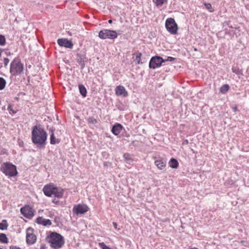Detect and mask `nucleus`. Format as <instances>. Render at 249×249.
<instances>
[{"mask_svg": "<svg viewBox=\"0 0 249 249\" xmlns=\"http://www.w3.org/2000/svg\"><path fill=\"white\" fill-rule=\"evenodd\" d=\"M47 139V134L40 125H35L32 131V141L39 149H43L45 147Z\"/></svg>", "mask_w": 249, "mask_h": 249, "instance_id": "f257e3e1", "label": "nucleus"}, {"mask_svg": "<svg viewBox=\"0 0 249 249\" xmlns=\"http://www.w3.org/2000/svg\"><path fill=\"white\" fill-rule=\"evenodd\" d=\"M42 191L44 195L48 197L54 196L57 198H61L64 194V190L60 187H57L53 183H49L45 185L43 188Z\"/></svg>", "mask_w": 249, "mask_h": 249, "instance_id": "f03ea898", "label": "nucleus"}, {"mask_svg": "<svg viewBox=\"0 0 249 249\" xmlns=\"http://www.w3.org/2000/svg\"><path fill=\"white\" fill-rule=\"evenodd\" d=\"M50 247L53 249H59L65 244L64 237L59 233L52 232L47 237Z\"/></svg>", "mask_w": 249, "mask_h": 249, "instance_id": "7ed1b4c3", "label": "nucleus"}, {"mask_svg": "<svg viewBox=\"0 0 249 249\" xmlns=\"http://www.w3.org/2000/svg\"><path fill=\"white\" fill-rule=\"evenodd\" d=\"M1 172L8 177H13L17 175V167L10 162L3 163L0 167Z\"/></svg>", "mask_w": 249, "mask_h": 249, "instance_id": "20e7f679", "label": "nucleus"}, {"mask_svg": "<svg viewBox=\"0 0 249 249\" xmlns=\"http://www.w3.org/2000/svg\"><path fill=\"white\" fill-rule=\"evenodd\" d=\"M23 71V64L19 59L15 58L10 64V72L13 75H20Z\"/></svg>", "mask_w": 249, "mask_h": 249, "instance_id": "39448f33", "label": "nucleus"}, {"mask_svg": "<svg viewBox=\"0 0 249 249\" xmlns=\"http://www.w3.org/2000/svg\"><path fill=\"white\" fill-rule=\"evenodd\" d=\"M98 36L102 39H114L117 37L118 34L114 30L103 29L99 32Z\"/></svg>", "mask_w": 249, "mask_h": 249, "instance_id": "423d86ee", "label": "nucleus"}, {"mask_svg": "<svg viewBox=\"0 0 249 249\" xmlns=\"http://www.w3.org/2000/svg\"><path fill=\"white\" fill-rule=\"evenodd\" d=\"M165 28L167 31L171 35L177 34L178 26L175 20L173 18H168L165 21Z\"/></svg>", "mask_w": 249, "mask_h": 249, "instance_id": "0eeeda50", "label": "nucleus"}, {"mask_svg": "<svg viewBox=\"0 0 249 249\" xmlns=\"http://www.w3.org/2000/svg\"><path fill=\"white\" fill-rule=\"evenodd\" d=\"M163 59L159 56L152 57L149 62V67L150 69H155L161 66L162 63H164Z\"/></svg>", "mask_w": 249, "mask_h": 249, "instance_id": "6e6552de", "label": "nucleus"}, {"mask_svg": "<svg viewBox=\"0 0 249 249\" xmlns=\"http://www.w3.org/2000/svg\"><path fill=\"white\" fill-rule=\"evenodd\" d=\"M89 210V207L84 204H78L73 206V213L77 215L86 213Z\"/></svg>", "mask_w": 249, "mask_h": 249, "instance_id": "1a4fd4ad", "label": "nucleus"}, {"mask_svg": "<svg viewBox=\"0 0 249 249\" xmlns=\"http://www.w3.org/2000/svg\"><path fill=\"white\" fill-rule=\"evenodd\" d=\"M20 211L24 217L28 219H31L34 215L33 209L29 206L22 207Z\"/></svg>", "mask_w": 249, "mask_h": 249, "instance_id": "9d476101", "label": "nucleus"}, {"mask_svg": "<svg viewBox=\"0 0 249 249\" xmlns=\"http://www.w3.org/2000/svg\"><path fill=\"white\" fill-rule=\"evenodd\" d=\"M30 231H32V229L28 228L27 229V233L26 235V242L28 245H31L34 244L36 242V237L34 234L30 233Z\"/></svg>", "mask_w": 249, "mask_h": 249, "instance_id": "9b49d317", "label": "nucleus"}, {"mask_svg": "<svg viewBox=\"0 0 249 249\" xmlns=\"http://www.w3.org/2000/svg\"><path fill=\"white\" fill-rule=\"evenodd\" d=\"M58 44L62 47H65L67 48H72L73 44L71 41L65 38H59L57 41Z\"/></svg>", "mask_w": 249, "mask_h": 249, "instance_id": "f8f14e48", "label": "nucleus"}, {"mask_svg": "<svg viewBox=\"0 0 249 249\" xmlns=\"http://www.w3.org/2000/svg\"><path fill=\"white\" fill-rule=\"evenodd\" d=\"M115 94L117 96H122L123 97H126L128 95L127 92L125 90L124 87L123 86H117L115 88Z\"/></svg>", "mask_w": 249, "mask_h": 249, "instance_id": "ddd939ff", "label": "nucleus"}, {"mask_svg": "<svg viewBox=\"0 0 249 249\" xmlns=\"http://www.w3.org/2000/svg\"><path fill=\"white\" fill-rule=\"evenodd\" d=\"M155 165L159 170H163L166 165V160L163 158H159L154 162Z\"/></svg>", "mask_w": 249, "mask_h": 249, "instance_id": "4468645a", "label": "nucleus"}, {"mask_svg": "<svg viewBox=\"0 0 249 249\" xmlns=\"http://www.w3.org/2000/svg\"><path fill=\"white\" fill-rule=\"evenodd\" d=\"M36 222L40 225H42L44 226H51L52 225L51 221L49 219H44L42 217H38L36 220Z\"/></svg>", "mask_w": 249, "mask_h": 249, "instance_id": "2eb2a0df", "label": "nucleus"}, {"mask_svg": "<svg viewBox=\"0 0 249 249\" xmlns=\"http://www.w3.org/2000/svg\"><path fill=\"white\" fill-rule=\"evenodd\" d=\"M123 128V127L122 124L119 123H116L112 126L111 132L114 135L117 136L119 134L122 130Z\"/></svg>", "mask_w": 249, "mask_h": 249, "instance_id": "dca6fc26", "label": "nucleus"}, {"mask_svg": "<svg viewBox=\"0 0 249 249\" xmlns=\"http://www.w3.org/2000/svg\"><path fill=\"white\" fill-rule=\"evenodd\" d=\"M77 62H78L79 64L81 66V69H83L85 67V59H86V56L84 54L82 53H77Z\"/></svg>", "mask_w": 249, "mask_h": 249, "instance_id": "f3484780", "label": "nucleus"}, {"mask_svg": "<svg viewBox=\"0 0 249 249\" xmlns=\"http://www.w3.org/2000/svg\"><path fill=\"white\" fill-rule=\"evenodd\" d=\"M54 130L55 129L53 127L50 129V131L51 132L50 136V143L51 144H55L56 143H58L60 142V140L56 139L55 137L54 134Z\"/></svg>", "mask_w": 249, "mask_h": 249, "instance_id": "a211bd4d", "label": "nucleus"}, {"mask_svg": "<svg viewBox=\"0 0 249 249\" xmlns=\"http://www.w3.org/2000/svg\"><path fill=\"white\" fill-rule=\"evenodd\" d=\"M178 165L179 163L176 159L172 158L169 161V165L172 168L177 169Z\"/></svg>", "mask_w": 249, "mask_h": 249, "instance_id": "6ab92c4d", "label": "nucleus"}, {"mask_svg": "<svg viewBox=\"0 0 249 249\" xmlns=\"http://www.w3.org/2000/svg\"><path fill=\"white\" fill-rule=\"evenodd\" d=\"M79 92L81 95H82L84 97H85L87 96V89L85 86L83 85H79L78 86Z\"/></svg>", "mask_w": 249, "mask_h": 249, "instance_id": "aec40b11", "label": "nucleus"}, {"mask_svg": "<svg viewBox=\"0 0 249 249\" xmlns=\"http://www.w3.org/2000/svg\"><path fill=\"white\" fill-rule=\"evenodd\" d=\"M153 1L157 7H160L164 3L167 2V0H153Z\"/></svg>", "mask_w": 249, "mask_h": 249, "instance_id": "412c9836", "label": "nucleus"}, {"mask_svg": "<svg viewBox=\"0 0 249 249\" xmlns=\"http://www.w3.org/2000/svg\"><path fill=\"white\" fill-rule=\"evenodd\" d=\"M124 158L125 160V162L127 163L130 164L133 162V159L131 156L128 153H125L124 154Z\"/></svg>", "mask_w": 249, "mask_h": 249, "instance_id": "4be33fe9", "label": "nucleus"}, {"mask_svg": "<svg viewBox=\"0 0 249 249\" xmlns=\"http://www.w3.org/2000/svg\"><path fill=\"white\" fill-rule=\"evenodd\" d=\"M230 89V86L228 84H224L220 88V92L222 94H225Z\"/></svg>", "mask_w": 249, "mask_h": 249, "instance_id": "5701e85b", "label": "nucleus"}, {"mask_svg": "<svg viewBox=\"0 0 249 249\" xmlns=\"http://www.w3.org/2000/svg\"><path fill=\"white\" fill-rule=\"evenodd\" d=\"M8 224L6 220H3L0 223V230H5L7 229Z\"/></svg>", "mask_w": 249, "mask_h": 249, "instance_id": "b1692460", "label": "nucleus"}, {"mask_svg": "<svg viewBox=\"0 0 249 249\" xmlns=\"http://www.w3.org/2000/svg\"><path fill=\"white\" fill-rule=\"evenodd\" d=\"M0 242L2 243H7L8 242V239L6 234L4 233L0 234Z\"/></svg>", "mask_w": 249, "mask_h": 249, "instance_id": "393cba45", "label": "nucleus"}, {"mask_svg": "<svg viewBox=\"0 0 249 249\" xmlns=\"http://www.w3.org/2000/svg\"><path fill=\"white\" fill-rule=\"evenodd\" d=\"M6 80L2 77H0V90L3 89L6 86Z\"/></svg>", "mask_w": 249, "mask_h": 249, "instance_id": "a878e982", "label": "nucleus"}, {"mask_svg": "<svg viewBox=\"0 0 249 249\" xmlns=\"http://www.w3.org/2000/svg\"><path fill=\"white\" fill-rule=\"evenodd\" d=\"M13 105H12L11 104H9L8 106V107H7V109L9 111V113L12 115H13L14 114H15L17 113V111L13 109Z\"/></svg>", "mask_w": 249, "mask_h": 249, "instance_id": "bb28decb", "label": "nucleus"}, {"mask_svg": "<svg viewBox=\"0 0 249 249\" xmlns=\"http://www.w3.org/2000/svg\"><path fill=\"white\" fill-rule=\"evenodd\" d=\"M231 71L233 73H234L235 74H236L237 75L242 74V71L238 68L233 67L231 69Z\"/></svg>", "mask_w": 249, "mask_h": 249, "instance_id": "cd10ccee", "label": "nucleus"}, {"mask_svg": "<svg viewBox=\"0 0 249 249\" xmlns=\"http://www.w3.org/2000/svg\"><path fill=\"white\" fill-rule=\"evenodd\" d=\"M88 122L89 124H94L97 123V121L93 117H89L88 119Z\"/></svg>", "mask_w": 249, "mask_h": 249, "instance_id": "c85d7f7f", "label": "nucleus"}, {"mask_svg": "<svg viewBox=\"0 0 249 249\" xmlns=\"http://www.w3.org/2000/svg\"><path fill=\"white\" fill-rule=\"evenodd\" d=\"M204 5L205 6V7L209 11H210V12H213L214 10L212 8V5L211 4L209 3H204Z\"/></svg>", "mask_w": 249, "mask_h": 249, "instance_id": "c756f323", "label": "nucleus"}, {"mask_svg": "<svg viewBox=\"0 0 249 249\" xmlns=\"http://www.w3.org/2000/svg\"><path fill=\"white\" fill-rule=\"evenodd\" d=\"M98 245H99V246L102 249H111L110 247H109L108 246H107L104 242H100V243H99Z\"/></svg>", "mask_w": 249, "mask_h": 249, "instance_id": "7c9ffc66", "label": "nucleus"}, {"mask_svg": "<svg viewBox=\"0 0 249 249\" xmlns=\"http://www.w3.org/2000/svg\"><path fill=\"white\" fill-rule=\"evenodd\" d=\"M5 44V36L2 35H0V45L3 46Z\"/></svg>", "mask_w": 249, "mask_h": 249, "instance_id": "2f4dec72", "label": "nucleus"}, {"mask_svg": "<svg viewBox=\"0 0 249 249\" xmlns=\"http://www.w3.org/2000/svg\"><path fill=\"white\" fill-rule=\"evenodd\" d=\"M141 56H142V53H139L136 55V60L137 61V64H140Z\"/></svg>", "mask_w": 249, "mask_h": 249, "instance_id": "473e14b6", "label": "nucleus"}, {"mask_svg": "<svg viewBox=\"0 0 249 249\" xmlns=\"http://www.w3.org/2000/svg\"><path fill=\"white\" fill-rule=\"evenodd\" d=\"M175 58L171 57V56H168L167 59H163V61H164V62L167 61H170L172 62L175 60Z\"/></svg>", "mask_w": 249, "mask_h": 249, "instance_id": "72a5a7b5", "label": "nucleus"}, {"mask_svg": "<svg viewBox=\"0 0 249 249\" xmlns=\"http://www.w3.org/2000/svg\"><path fill=\"white\" fill-rule=\"evenodd\" d=\"M9 62V59L8 58H6V57L4 58L3 63H4V66L5 67H6L8 65Z\"/></svg>", "mask_w": 249, "mask_h": 249, "instance_id": "f704fd0d", "label": "nucleus"}, {"mask_svg": "<svg viewBox=\"0 0 249 249\" xmlns=\"http://www.w3.org/2000/svg\"><path fill=\"white\" fill-rule=\"evenodd\" d=\"M10 249H21L19 247L17 246H11Z\"/></svg>", "mask_w": 249, "mask_h": 249, "instance_id": "c9c22d12", "label": "nucleus"}, {"mask_svg": "<svg viewBox=\"0 0 249 249\" xmlns=\"http://www.w3.org/2000/svg\"><path fill=\"white\" fill-rule=\"evenodd\" d=\"M47 248H46V246L45 244H41V246H40V249H46Z\"/></svg>", "mask_w": 249, "mask_h": 249, "instance_id": "e433bc0d", "label": "nucleus"}, {"mask_svg": "<svg viewBox=\"0 0 249 249\" xmlns=\"http://www.w3.org/2000/svg\"><path fill=\"white\" fill-rule=\"evenodd\" d=\"M113 225L115 229H117V224L116 222H113Z\"/></svg>", "mask_w": 249, "mask_h": 249, "instance_id": "4c0bfd02", "label": "nucleus"}, {"mask_svg": "<svg viewBox=\"0 0 249 249\" xmlns=\"http://www.w3.org/2000/svg\"><path fill=\"white\" fill-rule=\"evenodd\" d=\"M53 202L54 203L56 204H57L59 203V201L58 200H56L55 199H53Z\"/></svg>", "mask_w": 249, "mask_h": 249, "instance_id": "58836bf2", "label": "nucleus"}, {"mask_svg": "<svg viewBox=\"0 0 249 249\" xmlns=\"http://www.w3.org/2000/svg\"><path fill=\"white\" fill-rule=\"evenodd\" d=\"M232 109L234 112H236L237 110V107H232Z\"/></svg>", "mask_w": 249, "mask_h": 249, "instance_id": "ea45409f", "label": "nucleus"}, {"mask_svg": "<svg viewBox=\"0 0 249 249\" xmlns=\"http://www.w3.org/2000/svg\"><path fill=\"white\" fill-rule=\"evenodd\" d=\"M108 22L109 23H111L112 22V20L111 19H109L108 20Z\"/></svg>", "mask_w": 249, "mask_h": 249, "instance_id": "a19ab883", "label": "nucleus"}, {"mask_svg": "<svg viewBox=\"0 0 249 249\" xmlns=\"http://www.w3.org/2000/svg\"><path fill=\"white\" fill-rule=\"evenodd\" d=\"M198 249L197 248H191V249Z\"/></svg>", "mask_w": 249, "mask_h": 249, "instance_id": "79ce46f5", "label": "nucleus"}, {"mask_svg": "<svg viewBox=\"0 0 249 249\" xmlns=\"http://www.w3.org/2000/svg\"><path fill=\"white\" fill-rule=\"evenodd\" d=\"M0 249H3L2 248H0Z\"/></svg>", "mask_w": 249, "mask_h": 249, "instance_id": "37998d69", "label": "nucleus"}]
</instances>
